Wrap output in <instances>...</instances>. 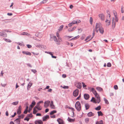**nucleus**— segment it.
Instances as JSON below:
<instances>
[{
    "mask_svg": "<svg viewBox=\"0 0 124 124\" xmlns=\"http://www.w3.org/2000/svg\"><path fill=\"white\" fill-rule=\"evenodd\" d=\"M90 91H91L95 95L96 97V103H99L101 101V98L99 94L97 93L96 91L93 88H89Z\"/></svg>",
    "mask_w": 124,
    "mask_h": 124,
    "instance_id": "obj_1",
    "label": "nucleus"
},
{
    "mask_svg": "<svg viewBox=\"0 0 124 124\" xmlns=\"http://www.w3.org/2000/svg\"><path fill=\"white\" fill-rule=\"evenodd\" d=\"M95 31L97 33L99 31L101 34H103L104 32V29L100 23H97L96 24Z\"/></svg>",
    "mask_w": 124,
    "mask_h": 124,
    "instance_id": "obj_2",
    "label": "nucleus"
},
{
    "mask_svg": "<svg viewBox=\"0 0 124 124\" xmlns=\"http://www.w3.org/2000/svg\"><path fill=\"white\" fill-rule=\"evenodd\" d=\"M113 13L115 17H113L112 18V26L113 28H114L115 26L116 23L114 21V20H115L116 22H117L118 21V18L116 12L115 10H113Z\"/></svg>",
    "mask_w": 124,
    "mask_h": 124,
    "instance_id": "obj_3",
    "label": "nucleus"
},
{
    "mask_svg": "<svg viewBox=\"0 0 124 124\" xmlns=\"http://www.w3.org/2000/svg\"><path fill=\"white\" fill-rule=\"evenodd\" d=\"M75 107L78 111H80L81 106L79 102L78 101L76 102L75 104Z\"/></svg>",
    "mask_w": 124,
    "mask_h": 124,
    "instance_id": "obj_4",
    "label": "nucleus"
},
{
    "mask_svg": "<svg viewBox=\"0 0 124 124\" xmlns=\"http://www.w3.org/2000/svg\"><path fill=\"white\" fill-rule=\"evenodd\" d=\"M79 90L78 89H77L75 90L73 92V95L75 97L77 96L78 94Z\"/></svg>",
    "mask_w": 124,
    "mask_h": 124,
    "instance_id": "obj_5",
    "label": "nucleus"
},
{
    "mask_svg": "<svg viewBox=\"0 0 124 124\" xmlns=\"http://www.w3.org/2000/svg\"><path fill=\"white\" fill-rule=\"evenodd\" d=\"M99 16L101 21H103L104 19L105 16L102 14H100L99 15Z\"/></svg>",
    "mask_w": 124,
    "mask_h": 124,
    "instance_id": "obj_6",
    "label": "nucleus"
},
{
    "mask_svg": "<svg viewBox=\"0 0 124 124\" xmlns=\"http://www.w3.org/2000/svg\"><path fill=\"white\" fill-rule=\"evenodd\" d=\"M76 86L79 89H81L82 87L81 84L79 82L76 83L75 84Z\"/></svg>",
    "mask_w": 124,
    "mask_h": 124,
    "instance_id": "obj_7",
    "label": "nucleus"
},
{
    "mask_svg": "<svg viewBox=\"0 0 124 124\" xmlns=\"http://www.w3.org/2000/svg\"><path fill=\"white\" fill-rule=\"evenodd\" d=\"M50 102V101H45L44 103V107L46 108L49 105Z\"/></svg>",
    "mask_w": 124,
    "mask_h": 124,
    "instance_id": "obj_8",
    "label": "nucleus"
},
{
    "mask_svg": "<svg viewBox=\"0 0 124 124\" xmlns=\"http://www.w3.org/2000/svg\"><path fill=\"white\" fill-rule=\"evenodd\" d=\"M57 121L58 122L59 124H65L63 120L61 118L58 119Z\"/></svg>",
    "mask_w": 124,
    "mask_h": 124,
    "instance_id": "obj_9",
    "label": "nucleus"
},
{
    "mask_svg": "<svg viewBox=\"0 0 124 124\" xmlns=\"http://www.w3.org/2000/svg\"><path fill=\"white\" fill-rule=\"evenodd\" d=\"M81 22V21L80 20H78L77 21H76L73 20L72 22V23L73 24H78V23H80Z\"/></svg>",
    "mask_w": 124,
    "mask_h": 124,
    "instance_id": "obj_10",
    "label": "nucleus"
},
{
    "mask_svg": "<svg viewBox=\"0 0 124 124\" xmlns=\"http://www.w3.org/2000/svg\"><path fill=\"white\" fill-rule=\"evenodd\" d=\"M21 106H19L17 110V114H20L21 113Z\"/></svg>",
    "mask_w": 124,
    "mask_h": 124,
    "instance_id": "obj_11",
    "label": "nucleus"
},
{
    "mask_svg": "<svg viewBox=\"0 0 124 124\" xmlns=\"http://www.w3.org/2000/svg\"><path fill=\"white\" fill-rule=\"evenodd\" d=\"M49 116L48 115H46L45 116L43 117L42 118V120L43 121H46L47 119L49 118Z\"/></svg>",
    "mask_w": 124,
    "mask_h": 124,
    "instance_id": "obj_12",
    "label": "nucleus"
},
{
    "mask_svg": "<svg viewBox=\"0 0 124 124\" xmlns=\"http://www.w3.org/2000/svg\"><path fill=\"white\" fill-rule=\"evenodd\" d=\"M94 114L92 112H90L87 114L88 116V117H91L94 116Z\"/></svg>",
    "mask_w": 124,
    "mask_h": 124,
    "instance_id": "obj_13",
    "label": "nucleus"
},
{
    "mask_svg": "<svg viewBox=\"0 0 124 124\" xmlns=\"http://www.w3.org/2000/svg\"><path fill=\"white\" fill-rule=\"evenodd\" d=\"M50 106L51 108L52 109H54L55 108V106L53 104V101H51V102Z\"/></svg>",
    "mask_w": 124,
    "mask_h": 124,
    "instance_id": "obj_14",
    "label": "nucleus"
},
{
    "mask_svg": "<svg viewBox=\"0 0 124 124\" xmlns=\"http://www.w3.org/2000/svg\"><path fill=\"white\" fill-rule=\"evenodd\" d=\"M53 38L54 41L56 42V44L57 45H60V43L58 42L56 36H54L53 37Z\"/></svg>",
    "mask_w": 124,
    "mask_h": 124,
    "instance_id": "obj_15",
    "label": "nucleus"
},
{
    "mask_svg": "<svg viewBox=\"0 0 124 124\" xmlns=\"http://www.w3.org/2000/svg\"><path fill=\"white\" fill-rule=\"evenodd\" d=\"M22 53L23 54H25L26 55H31V53L28 52V51H23L22 52Z\"/></svg>",
    "mask_w": 124,
    "mask_h": 124,
    "instance_id": "obj_16",
    "label": "nucleus"
},
{
    "mask_svg": "<svg viewBox=\"0 0 124 124\" xmlns=\"http://www.w3.org/2000/svg\"><path fill=\"white\" fill-rule=\"evenodd\" d=\"M84 96L86 100L88 99L89 97V95L88 94H84Z\"/></svg>",
    "mask_w": 124,
    "mask_h": 124,
    "instance_id": "obj_17",
    "label": "nucleus"
},
{
    "mask_svg": "<svg viewBox=\"0 0 124 124\" xmlns=\"http://www.w3.org/2000/svg\"><path fill=\"white\" fill-rule=\"evenodd\" d=\"M68 120L70 122H73L75 121V119H72L71 118H70L69 117L68 119Z\"/></svg>",
    "mask_w": 124,
    "mask_h": 124,
    "instance_id": "obj_18",
    "label": "nucleus"
},
{
    "mask_svg": "<svg viewBox=\"0 0 124 124\" xmlns=\"http://www.w3.org/2000/svg\"><path fill=\"white\" fill-rule=\"evenodd\" d=\"M96 89L99 92H101L103 91L101 87H97L96 88Z\"/></svg>",
    "mask_w": 124,
    "mask_h": 124,
    "instance_id": "obj_19",
    "label": "nucleus"
},
{
    "mask_svg": "<svg viewBox=\"0 0 124 124\" xmlns=\"http://www.w3.org/2000/svg\"><path fill=\"white\" fill-rule=\"evenodd\" d=\"M105 22H106V26H108L110 24V21L109 20L106 19Z\"/></svg>",
    "mask_w": 124,
    "mask_h": 124,
    "instance_id": "obj_20",
    "label": "nucleus"
},
{
    "mask_svg": "<svg viewBox=\"0 0 124 124\" xmlns=\"http://www.w3.org/2000/svg\"><path fill=\"white\" fill-rule=\"evenodd\" d=\"M36 102L34 101H33L31 103V104L30 105V107L31 108H32L35 105Z\"/></svg>",
    "mask_w": 124,
    "mask_h": 124,
    "instance_id": "obj_21",
    "label": "nucleus"
},
{
    "mask_svg": "<svg viewBox=\"0 0 124 124\" xmlns=\"http://www.w3.org/2000/svg\"><path fill=\"white\" fill-rule=\"evenodd\" d=\"M20 120L19 119V118H17L15 120V122L19 124L20 123Z\"/></svg>",
    "mask_w": 124,
    "mask_h": 124,
    "instance_id": "obj_22",
    "label": "nucleus"
},
{
    "mask_svg": "<svg viewBox=\"0 0 124 124\" xmlns=\"http://www.w3.org/2000/svg\"><path fill=\"white\" fill-rule=\"evenodd\" d=\"M36 123L38 124H43V122L41 120H39L36 121Z\"/></svg>",
    "mask_w": 124,
    "mask_h": 124,
    "instance_id": "obj_23",
    "label": "nucleus"
},
{
    "mask_svg": "<svg viewBox=\"0 0 124 124\" xmlns=\"http://www.w3.org/2000/svg\"><path fill=\"white\" fill-rule=\"evenodd\" d=\"M36 107H35L33 109V114H35L37 112V111L36 110Z\"/></svg>",
    "mask_w": 124,
    "mask_h": 124,
    "instance_id": "obj_24",
    "label": "nucleus"
},
{
    "mask_svg": "<svg viewBox=\"0 0 124 124\" xmlns=\"http://www.w3.org/2000/svg\"><path fill=\"white\" fill-rule=\"evenodd\" d=\"M85 107L86 110H87L89 109L90 107L89 105L88 104H85Z\"/></svg>",
    "mask_w": 124,
    "mask_h": 124,
    "instance_id": "obj_25",
    "label": "nucleus"
},
{
    "mask_svg": "<svg viewBox=\"0 0 124 124\" xmlns=\"http://www.w3.org/2000/svg\"><path fill=\"white\" fill-rule=\"evenodd\" d=\"M76 27L75 26L72 29L69 28L68 29V31H73L76 28Z\"/></svg>",
    "mask_w": 124,
    "mask_h": 124,
    "instance_id": "obj_26",
    "label": "nucleus"
},
{
    "mask_svg": "<svg viewBox=\"0 0 124 124\" xmlns=\"http://www.w3.org/2000/svg\"><path fill=\"white\" fill-rule=\"evenodd\" d=\"M63 27V25H61L59 27V28L58 29V30H59L58 31H59L60 32V31H61Z\"/></svg>",
    "mask_w": 124,
    "mask_h": 124,
    "instance_id": "obj_27",
    "label": "nucleus"
},
{
    "mask_svg": "<svg viewBox=\"0 0 124 124\" xmlns=\"http://www.w3.org/2000/svg\"><path fill=\"white\" fill-rule=\"evenodd\" d=\"M96 124H103V121L101 120L100 121H97Z\"/></svg>",
    "mask_w": 124,
    "mask_h": 124,
    "instance_id": "obj_28",
    "label": "nucleus"
},
{
    "mask_svg": "<svg viewBox=\"0 0 124 124\" xmlns=\"http://www.w3.org/2000/svg\"><path fill=\"white\" fill-rule=\"evenodd\" d=\"M98 114V116H102L103 115V114L102 113L101 111H98L97 112Z\"/></svg>",
    "mask_w": 124,
    "mask_h": 124,
    "instance_id": "obj_29",
    "label": "nucleus"
},
{
    "mask_svg": "<svg viewBox=\"0 0 124 124\" xmlns=\"http://www.w3.org/2000/svg\"><path fill=\"white\" fill-rule=\"evenodd\" d=\"M101 107L100 106H99L96 108H95V109L97 110H99L101 109Z\"/></svg>",
    "mask_w": 124,
    "mask_h": 124,
    "instance_id": "obj_30",
    "label": "nucleus"
},
{
    "mask_svg": "<svg viewBox=\"0 0 124 124\" xmlns=\"http://www.w3.org/2000/svg\"><path fill=\"white\" fill-rule=\"evenodd\" d=\"M32 83H29L28 85V86H27V89H28V88H30L31 86H32Z\"/></svg>",
    "mask_w": 124,
    "mask_h": 124,
    "instance_id": "obj_31",
    "label": "nucleus"
},
{
    "mask_svg": "<svg viewBox=\"0 0 124 124\" xmlns=\"http://www.w3.org/2000/svg\"><path fill=\"white\" fill-rule=\"evenodd\" d=\"M58 40H57L58 42L60 43V42H61L62 41V38L60 37H58Z\"/></svg>",
    "mask_w": 124,
    "mask_h": 124,
    "instance_id": "obj_32",
    "label": "nucleus"
},
{
    "mask_svg": "<svg viewBox=\"0 0 124 124\" xmlns=\"http://www.w3.org/2000/svg\"><path fill=\"white\" fill-rule=\"evenodd\" d=\"M104 100L105 102V103L106 104H109V102H108V101L105 98H104Z\"/></svg>",
    "mask_w": 124,
    "mask_h": 124,
    "instance_id": "obj_33",
    "label": "nucleus"
},
{
    "mask_svg": "<svg viewBox=\"0 0 124 124\" xmlns=\"http://www.w3.org/2000/svg\"><path fill=\"white\" fill-rule=\"evenodd\" d=\"M56 112V110H53L51 111L50 113V114L51 115H52L54 113H55Z\"/></svg>",
    "mask_w": 124,
    "mask_h": 124,
    "instance_id": "obj_34",
    "label": "nucleus"
},
{
    "mask_svg": "<svg viewBox=\"0 0 124 124\" xmlns=\"http://www.w3.org/2000/svg\"><path fill=\"white\" fill-rule=\"evenodd\" d=\"M82 86L85 89H86V85L85 84L84 82H82Z\"/></svg>",
    "mask_w": 124,
    "mask_h": 124,
    "instance_id": "obj_35",
    "label": "nucleus"
},
{
    "mask_svg": "<svg viewBox=\"0 0 124 124\" xmlns=\"http://www.w3.org/2000/svg\"><path fill=\"white\" fill-rule=\"evenodd\" d=\"M4 39L5 41L8 42H10L11 41V40L8 39Z\"/></svg>",
    "mask_w": 124,
    "mask_h": 124,
    "instance_id": "obj_36",
    "label": "nucleus"
},
{
    "mask_svg": "<svg viewBox=\"0 0 124 124\" xmlns=\"http://www.w3.org/2000/svg\"><path fill=\"white\" fill-rule=\"evenodd\" d=\"M69 108L70 109H71L72 110V113H73V115L74 114V111L75 110L74 109V108H72V107H69Z\"/></svg>",
    "mask_w": 124,
    "mask_h": 124,
    "instance_id": "obj_37",
    "label": "nucleus"
},
{
    "mask_svg": "<svg viewBox=\"0 0 124 124\" xmlns=\"http://www.w3.org/2000/svg\"><path fill=\"white\" fill-rule=\"evenodd\" d=\"M93 19L92 17H90V24H92Z\"/></svg>",
    "mask_w": 124,
    "mask_h": 124,
    "instance_id": "obj_38",
    "label": "nucleus"
},
{
    "mask_svg": "<svg viewBox=\"0 0 124 124\" xmlns=\"http://www.w3.org/2000/svg\"><path fill=\"white\" fill-rule=\"evenodd\" d=\"M85 121L86 123H88L89 121V119L88 118H87L85 119Z\"/></svg>",
    "mask_w": 124,
    "mask_h": 124,
    "instance_id": "obj_39",
    "label": "nucleus"
},
{
    "mask_svg": "<svg viewBox=\"0 0 124 124\" xmlns=\"http://www.w3.org/2000/svg\"><path fill=\"white\" fill-rule=\"evenodd\" d=\"M18 101H16L15 102H13L12 103V104L13 105H16L18 104Z\"/></svg>",
    "mask_w": 124,
    "mask_h": 124,
    "instance_id": "obj_40",
    "label": "nucleus"
},
{
    "mask_svg": "<svg viewBox=\"0 0 124 124\" xmlns=\"http://www.w3.org/2000/svg\"><path fill=\"white\" fill-rule=\"evenodd\" d=\"M91 101H93V102L94 103H95L96 102L95 99L94 98V97H93L92 99L91 100Z\"/></svg>",
    "mask_w": 124,
    "mask_h": 124,
    "instance_id": "obj_41",
    "label": "nucleus"
},
{
    "mask_svg": "<svg viewBox=\"0 0 124 124\" xmlns=\"http://www.w3.org/2000/svg\"><path fill=\"white\" fill-rule=\"evenodd\" d=\"M24 115H21L19 116H18V117L19 118H23L24 117Z\"/></svg>",
    "mask_w": 124,
    "mask_h": 124,
    "instance_id": "obj_42",
    "label": "nucleus"
},
{
    "mask_svg": "<svg viewBox=\"0 0 124 124\" xmlns=\"http://www.w3.org/2000/svg\"><path fill=\"white\" fill-rule=\"evenodd\" d=\"M79 37V35H78L77 36L72 38V40H75L77 39Z\"/></svg>",
    "mask_w": 124,
    "mask_h": 124,
    "instance_id": "obj_43",
    "label": "nucleus"
},
{
    "mask_svg": "<svg viewBox=\"0 0 124 124\" xmlns=\"http://www.w3.org/2000/svg\"><path fill=\"white\" fill-rule=\"evenodd\" d=\"M95 31L94 30L93 33V37L90 39L88 41H89L90 40H91L93 37L95 35Z\"/></svg>",
    "mask_w": 124,
    "mask_h": 124,
    "instance_id": "obj_44",
    "label": "nucleus"
},
{
    "mask_svg": "<svg viewBox=\"0 0 124 124\" xmlns=\"http://www.w3.org/2000/svg\"><path fill=\"white\" fill-rule=\"evenodd\" d=\"M91 37V36L89 35L87 36L85 40V41H86L89 40Z\"/></svg>",
    "mask_w": 124,
    "mask_h": 124,
    "instance_id": "obj_45",
    "label": "nucleus"
},
{
    "mask_svg": "<svg viewBox=\"0 0 124 124\" xmlns=\"http://www.w3.org/2000/svg\"><path fill=\"white\" fill-rule=\"evenodd\" d=\"M60 32L59 31H58L56 33V35L58 37H60V35L59 34V33Z\"/></svg>",
    "mask_w": 124,
    "mask_h": 124,
    "instance_id": "obj_46",
    "label": "nucleus"
},
{
    "mask_svg": "<svg viewBox=\"0 0 124 124\" xmlns=\"http://www.w3.org/2000/svg\"><path fill=\"white\" fill-rule=\"evenodd\" d=\"M35 107H36V108L38 109V110H40L42 109V107H41L39 106L38 107H37V106H36Z\"/></svg>",
    "mask_w": 124,
    "mask_h": 124,
    "instance_id": "obj_47",
    "label": "nucleus"
},
{
    "mask_svg": "<svg viewBox=\"0 0 124 124\" xmlns=\"http://www.w3.org/2000/svg\"><path fill=\"white\" fill-rule=\"evenodd\" d=\"M111 64L110 62H108V63L107 64V66L108 67H110L111 66Z\"/></svg>",
    "mask_w": 124,
    "mask_h": 124,
    "instance_id": "obj_48",
    "label": "nucleus"
},
{
    "mask_svg": "<svg viewBox=\"0 0 124 124\" xmlns=\"http://www.w3.org/2000/svg\"><path fill=\"white\" fill-rule=\"evenodd\" d=\"M61 86L64 89H68L69 88V87L68 86Z\"/></svg>",
    "mask_w": 124,
    "mask_h": 124,
    "instance_id": "obj_49",
    "label": "nucleus"
},
{
    "mask_svg": "<svg viewBox=\"0 0 124 124\" xmlns=\"http://www.w3.org/2000/svg\"><path fill=\"white\" fill-rule=\"evenodd\" d=\"M47 0H43L41 2L42 3H44L47 2Z\"/></svg>",
    "mask_w": 124,
    "mask_h": 124,
    "instance_id": "obj_50",
    "label": "nucleus"
},
{
    "mask_svg": "<svg viewBox=\"0 0 124 124\" xmlns=\"http://www.w3.org/2000/svg\"><path fill=\"white\" fill-rule=\"evenodd\" d=\"M114 88L115 90H117L118 89V86L117 85H115L114 86Z\"/></svg>",
    "mask_w": 124,
    "mask_h": 124,
    "instance_id": "obj_51",
    "label": "nucleus"
},
{
    "mask_svg": "<svg viewBox=\"0 0 124 124\" xmlns=\"http://www.w3.org/2000/svg\"><path fill=\"white\" fill-rule=\"evenodd\" d=\"M46 53H47V54H50V55H52V54H53V53H52V52H45Z\"/></svg>",
    "mask_w": 124,
    "mask_h": 124,
    "instance_id": "obj_52",
    "label": "nucleus"
},
{
    "mask_svg": "<svg viewBox=\"0 0 124 124\" xmlns=\"http://www.w3.org/2000/svg\"><path fill=\"white\" fill-rule=\"evenodd\" d=\"M27 46L28 48H30L32 46L31 45H27Z\"/></svg>",
    "mask_w": 124,
    "mask_h": 124,
    "instance_id": "obj_53",
    "label": "nucleus"
},
{
    "mask_svg": "<svg viewBox=\"0 0 124 124\" xmlns=\"http://www.w3.org/2000/svg\"><path fill=\"white\" fill-rule=\"evenodd\" d=\"M31 71L34 73L37 72L36 70H31Z\"/></svg>",
    "mask_w": 124,
    "mask_h": 124,
    "instance_id": "obj_54",
    "label": "nucleus"
},
{
    "mask_svg": "<svg viewBox=\"0 0 124 124\" xmlns=\"http://www.w3.org/2000/svg\"><path fill=\"white\" fill-rule=\"evenodd\" d=\"M29 119V118H27V117H26V118H24V120H26L27 121H28Z\"/></svg>",
    "mask_w": 124,
    "mask_h": 124,
    "instance_id": "obj_55",
    "label": "nucleus"
},
{
    "mask_svg": "<svg viewBox=\"0 0 124 124\" xmlns=\"http://www.w3.org/2000/svg\"><path fill=\"white\" fill-rule=\"evenodd\" d=\"M51 117L52 118H54L55 117V116L54 115H52L51 116Z\"/></svg>",
    "mask_w": 124,
    "mask_h": 124,
    "instance_id": "obj_56",
    "label": "nucleus"
},
{
    "mask_svg": "<svg viewBox=\"0 0 124 124\" xmlns=\"http://www.w3.org/2000/svg\"><path fill=\"white\" fill-rule=\"evenodd\" d=\"M27 110L26 109H25L24 111V113L25 114H26L27 112Z\"/></svg>",
    "mask_w": 124,
    "mask_h": 124,
    "instance_id": "obj_57",
    "label": "nucleus"
},
{
    "mask_svg": "<svg viewBox=\"0 0 124 124\" xmlns=\"http://www.w3.org/2000/svg\"><path fill=\"white\" fill-rule=\"evenodd\" d=\"M19 45L22 46H24V45L23 43H19L18 44Z\"/></svg>",
    "mask_w": 124,
    "mask_h": 124,
    "instance_id": "obj_58",
    "label": "nucleus"
},
{
    "mask_svg": "<svg viewBox=\"0 0 124 124\" xmlns=\"http://www.w3.org/2000/svg\"><path fill=\"white\" fill-rule=\"evenodd\" d=\"M62 77L63 78H65L66 77V75L65 74H63L62 75Z\"/></svg>",
    "mask_w": 124,
    "mask_h": 124,
    "instance_id": "obj_59",
    "label": "nucleus"
},
{
    "mask_svg": "<svg viewBox=\"0 0 124 124\" xmlns=\"http://www.w3.org/2000/svg\"><path fill=\"white\" fill-rule=\"evenodd\" d=\"M32 108H31V107H30L29 108V110L28 111V112H30V111L32 109Z\"/></svg>",
    "mask_w": 124,
    "mask_h": 124,
    "instance_id": "obj_60",
    "label": "nucleus"
},
{
    "mask_svg": "<svg viewBox=\"0 0 124 124\" xmlns=\"http://www.w3.org/2000/svg\"><path fill=\"white\" fill-rule=\"evenodd\" d=\"M16 115V112L15 113L14 115L12 116V117H14Z\"/></svg>",
    "mask_w": 124,
    "mask_h": 124,
    "instance_id": "obj_61",
    "label": "nucleus"
},
{
    "mask_svg": "<svg viewBox=\"0 0 124 124\" xmlns=\"http://www.w3.org/2000/svg\"><path fill=\"white\" fill-rule=\"evenodd\" d=\"M49 111V109L48 108H46L45 110V112L47 113Z\"/></svg>",
    "mask_w": 124,
    "mask_h": 124,
    "instance_id": "obj_62",
    "label": "nucleus"
},
{
    "mask_svg": "<svg viewBox=\"0 0 124 124\" xmlns=\"http://www.w3.org/2000/svg\"><path fill=\"white\" fill-rule=\"evenodd\" d=\"M70 8L71 9L73 8V6L72 5H70Z\"/></svg>",
    "mask_w": 124,
    "mask_h": 124,
    "instance_id": "obj_63",
    "label": "nucleus"
},
{
    "mask_svg": "<svg viewBox=\"0 0 124 124\" xmlns=\"http://www.w3.org/2000/svg\"><path fill=\"white\" fill-rule=\"evenodd\" d=\"M110 95L111 96H113L114 95V94L112 93H110Z\"/></svg>",
    "mask_w": 124,
    "mask_h": 124,
    "instance_id": "obj_64",
    "label": "nucleus"
}]
</instances>
